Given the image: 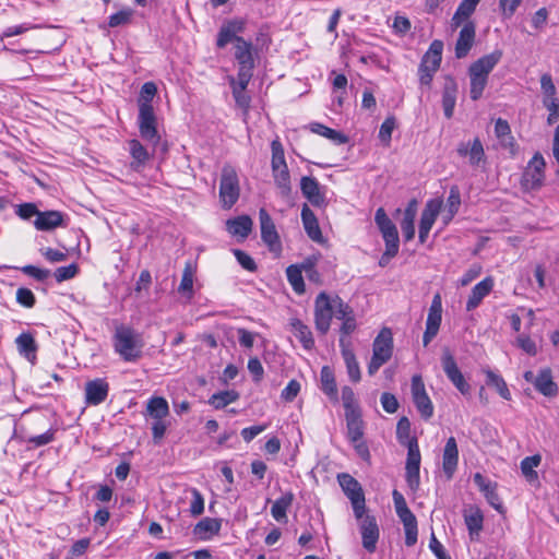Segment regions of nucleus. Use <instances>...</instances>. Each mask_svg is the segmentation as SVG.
Masks as SVG:
<instances>
[{
  "mask_svg": "<svg viewBox=\"0 0 559 559\" xmlns=\"http://www.w3.org/2000/svg\"><path fill=\"white\" fill-rule=\"evenodd\" d=\"M395 128V119L393 117H388L381 124L379 130V139L385 145L390 144L392 132Z\"/></svg>",
  "mask_w": 559,
  "mask_h": 559,
  "instance_id": "61",
  "label": "nucleus"
},
{
  "mask_svg": "<svg viewBox=\"0 0 559 559\" xmlns=\"http://www.w3.org/2000/svg\"><path fill=\"white\" fill-rule=\"evenodd\" d=\"M347 310V304L338 296L331 297L326 293H320L314 300V324L318 332L326 334L333 317L343 318Z\"/></svg>",
  "mask_w": 559,
  "mask_h": 559,
  "instance_id": "1",
  "label": "nucleus"
},
{
  "mask_svg": "<svg viewBox=\"0 0 559 559\" xmlns=\"http://www.w3.org/2000/svg\"><path fill=\"white\" fill-rule=\"evenodd\" d=\"M362 546L368 552H373L379 539V527L372 515H366L359 523Z\"/></svg>",
  "mask_w": 559,
  "mask_h": 559,
  "instance_id": "14",
  "label": "nucleus"
},
{
  "mask_svg": "<svg viewBox=\"0 0 559 559\" xmlns=\"http://www.w3.org/2000/svg\"><path fill=\"white\" fill-rule=\"evenodd\" d=\"M415 216H416V212L412 207V205H409L405 210L404 217L401 222V229H402L403 236L406 241H409L415 237V225H414Z\"/></svg>",
  "mask_w": 559,
  "mask_h": 559,
  "instance_id": "45",
  "label": "nucleus"
},
{
  "mask_svg": "<svg viewBox=\"0 0 559 559\" xmlns=\"http://www.w3.org/2000/svg\"><path fill=\"white\" fill-rule=\"evenodd\" d=\"M502 58L501 50L483 56L469 66L468 74L471 81V98L477 100L488 83V75Z\"/></svg>",
  "mask_w": 559,
  "mask_h": 559,
  "instance_id": "2",
  "label": "nucleus"
},
{
  "mask_svg": "<svg viewBox=\"0 0 559 559\" xmlns=\"http://www.w3.org/2000/svg\"><path fill=\"white\" fill-rule=\"evenodd\" d=\"M129 151L138 166L143 165L150 157L146 148L138 140L129 142Z\"/></svg>",
  "mask_w": 559,
  "mask_h": 559,
  "instance_id": "54",
  "label": "nucleus"
},
{
  "mask_svg": "<svg viewBox=\"0 0 559 559\" xmlns=\"http://www.w3.org/2000/svg\"><path fill=\"white\" fill-rule=\"evenodd\" d=\"M478 2H461L460 7L456 9L452 20L451 27L457 28L462 23H464L468 16L475 11L476 4Z\"/></svg>",
  "mask_w": 559,
  "mask_h": 559,
  "instance_id": "44",
  "label": "nucleus"
},
{
  "mask_svg": "<svg viewBox=\"0 0 559 559\" xmlns=\"http://www.w3.org/2000/svg\"><path fill=\"white\" fill-rule=\"evenodd\" d=\"M63 217L64 215L59 211H39L34 225L38 230H52L57 227L64 226Z\"/></svg>",
  "mask_w": 559,
  "mask_h": 559,
  "instance_id": "21",
  "label": "nucleus"
},
{
  "mask_svg": "<svg viewBox=\"0 0 559 559\" xmlns=\"http://www.w3.org/2000/svg\"><path fill=\"white\" fill-rule=\"evenodd\" d=\"M495 133L502 146L510 148L511 153L515 152V141L511 134V129L507 120L499 118L495 124Z\"/></svg>",
  "mask_w": 559,
  "mask_h": 559,
  "instance_id": "36",
  "label": "nucleus"
},
{
  "mask_svg": "<svg viewBox=\"0 0 559 559\" xmlns=\"http://www.w3.org/2000/svg\"><path fill=\"white\" fill-rule=\"evenodd\" d=\"M240 186L238 174L230 165H225L222 169L219 182V199L222 206L230 209L239 199Z\"/></svg>",
  "mask_w": 559,
  "mask_h": 559,
  "instance_id": "6",
  "label": "nucleus"
},
{
  "mask_svg": "<svg viewBox=\"0 0 559 559\" xmlns=\"http://www.w3.org/2000/svg\"><path fill=\"white\" fill-rule=\"evenodd\" d=\"M271 150H272V160H271L272 169L286 167L287 164H286V159H285L284 147L278 139H275L272 141Z\"/></svg>",
  "mask_w": 559,
  "mask_h": 559,
  "instance_id": "50",
  "label": "nucleus"
},
{
  "mask_svg": "<svg viewBox=\"0 0 559 559\" xmlns=\"http://www.w3.org/2000/svg\"><path fill=\"white\" fill-rule=\"evenodd\" d=\"M226 226L230 235L246 238L251 233L252 221L247 215L238 216L236 218L228 219Z\"/></svg>",
  "mask_w": 559,
  "mask_h": 559,
  "instance_id": "34",
  "label": "nucleus"
},
{
  "mask_svg": "<svg viewBox=\"0 0 559 559\" xmlns=\"http://www.w3.org/2000/svg\"><path fill=\"white\" fill-rule=\"evenodd\" d=\"M457 154L462 157H468L469 164L474 167L480 166L486 160L484 146L478 138L473 141L461 142L457 145Z\"/></svg>",
  "mask_w": 559,
  "mask_h": 559,
  "instance_id": "15",
  "label": "nucleus"
},
{
  "mask_svg": "<svg viewBox=\"0 0 559 559\" xmlns=\"http://www.w3.org/2000/svg\"><path fill=\"white\" fill-rule=\"evenodd\" d=\"M290 329L294 335L300 341L305 349H311L314 346V340L310 329L299 319L290 320Z\"/></svg>",
  "mask_w": 559,
  "mask_h": 559,
  "instance_id": "37",
  "label": "nucleus"
},
{
  "mask_svg": "<svg viewBox=\"0 0 559 559\" xmlns=\"http://www.w3.org/2000/svg\"><path fill=\"white\" fill-rule=\"evenodd\" d=\"M221 530V522L217 519L205 518L194 527L195 534L210 533L217 534Z\"/></svg>",
  "mask_w": 559,
  "mask_h": 559,
  "instance_id": "55",
  "label": "nucleus"
},
{
  "mask_svg": "<svg viewBox=\"0 0 559 559\" xmlns=\"http://www.w3.org/2000/svg\"><path fill=\"white\" fill-rule=\"evenodd\" d=\"M487 502L495 509L497 510L499 513H504V508H503V504L500 500V497L497 492V485H492L490 488H488L487 490L483 491Z\"/></svg>",
  "mask_w": 559,
  "mask_h": 559,
  "instance_id": "59",
  "label": "nucleus"
},
{
  "mask_svg": "<svg viewBox=\"0 0 559 559\" xmlns=\"http://www.w3.org/2000/svg\"><path fill=\"white\" fill-rule=\"evenodd\" d=\"M407 447V459L405 467H420V451L416 438L409 439L406 443Z\"/></svg>",
  "mask_w": 559,
  "mask_h": 559,
  "instance_id": "51",
  "label": "nucleus"
},
{
  "mask_svg": "<svg viewBox=\"0 0 559 559\" xmlns=\"http://www.w3.org/2000/svg\"><path fill=\"white\" fill-rule=\"evenodd\" d=\"M311 131L333 141L336 144H345L348 141L345 134L321 123H313L311 126Z\"/></svg>",
  "mask_w": 559,
  "mask_h": 559,
  "instance_id": "41",
  "label": "nucleus"
},
{
  "mask_svg": "<svg viewBox=\"0 0 559 559\" xmlns=\"http://www.w3.org/2000/svg\"><path fill=\"white\" fill-rule=\"evenodd\" d=\"M542 463V455L540 454H534L531 456H526L521 461V472L524 478L531 483H538V474L535 471L536 467H538Z\"/></svg>",
  "mask_w": 559,
  "mask_h": 559,
  "instance_id": "35",
  "label": "nucleus"
},
{
  "mask_svg": "<svg viewBox=\"0 0 559 559\" xmlns=\"http://www.w3.org/2000/svg\"><path fill=\"white\" fill-rule=\"evenodd\" d=\"M342 402H343V406L345 408V415L350 414V413L355 414V413L360 412L358 404L356 402V399H355V393L352 388L343 386Z\"/></svg>",
  "mask_w": 559,
  "mask_h": 559,
  "instance_id": "53",
  "label": "nucleus"
},
{
  "mask_svg": "<svg viewBox=\"0 0 559 559\" xmlns=\"http://www.w3.org/2000/svg\"><path fill=\"white\" fill-rule=\"evenodd\" d=\"M464 521L471 537L478 536L483 530L484 514L477 507H472L464 513Z\"/></svg>",
  "mask_w": 559,
  "mask_h": 559,
  "instance_id": "33",
  "label": "nucleus"
},
{
  "mask_svg": "<svg viewBox=\"0 0 559 559\" xmlns=\"http://www.w3.org/2000/svg\"><path fill=\"white\" fill-rule=\"evenodd\" d=\"M442 201L441 200H430L427 202L425 209L421 212L420 223H419V241L424 243L433 226L436 218L441 210Z\"/></svg>",
  "mask_w": 559,
  "mask_h": 559,
  "instance_id": "12",
  "label": "nucleus"
},
{
  "mask_svg": "<svg viewBox=\"0 0 559 559\" xmlns=\"http://www.w3.org/2000/svg\"><path fill=\"white\" fill-rule=\"evenodd\" d=\"M442 50L443 43L441 40H433L427 52L424 55L419 67H423L424 71H438L442 60Z\"/></svg>",
  "mask_w": 559,
  "mask_h": 559,
  "instance_id": "23",
  "label": "nucleus"
},
{
  "mask_svg": "<svg viewBox=\"0 0 559 559\" xmlns=\"http://www.w3.org/2000/svg\"><path fill=\"white\" fill-rule=\"evenodd\" d=\"M534 385L538 392L545 396H554L557 394L558 388L552 380L551 371L549 369L542 370L534 379Z\"/></svg>",
  "mask_w": 559,
  "mask_h": 559,
  "instance_id": "32",
  "label": "nucleus"
},
{
  "mask_svg": "<svg viewBox=\"0 0 559 559\" xmlns=\"http://www.w3.org/2000/svg\"><path fill=\"white\" fill-rule=\"evenodd\" d=\"M393 353V337L389 328H383L372 344V357L368 365V373L373 376L391 359Z\"/></svg>",
  "mask_w": 559,
  "mask_h": 559,
  "instance_id": "5",
  "label": "nucleus"
},
{
  "mask_svg": "<svg viewBox=\"0 0 559 559\" xmlns=\"http://www.w3.org/2000/svg\"><path fill=\"white\" fill-rule=\"evenodd\" d=\"M78 271H79L78 265L75 263H72L67 266L58 267L55 271L53 275H55L56 281L58 283H61L63 281L73 278L76 275Z\"/></svg>",
  "mask_w": 559,
  "mask_h": 559,
  "instance_id": "62",
  "label": "nucleus"
},
{
  "mask_svg": "<svg viewBox=\"0 0 559 559\" xmlns=\"http://www.w3.org/2000/svg\"><path fill=\"white\" fill-rule=\"evenodd\" d=\"M346 425H347V436L352 442H358L361 440L364 430H362V420L361 414L359 413H350L346 414Z\"/></svg>",
  "mask_w": 559,
  "mask_h": 559,
  "instance_id": "38",
  "label": "nucleus"
},
{
  "mask_svg": "<svg viewBox=\"0 0 559 559\" xmlns=\"http://www.w3.org/2000/svg\"><path fill=\"white\" fill-rule=\"evenodd\" d=\"M134 11L130 8H123L111 14L108 20L109 27L124 26L131 23Z\"/></svg>",
  "mask_w": 559,
  "mask_h": 559,
  "instance_id": "47",
  "label": "nucleus"
},
{
  "mask_svg": "<svg viewBox=\"0 0 559 559\" xmlns=\"http://www.w3.org/2000/svg\"><path fill=\"white\" fill-rule=\"evenodd\" d=\"M246 21L242 19H231L225 21L217 34L216 46L218 48H224L227 44L234 41L237 44V38H241L238 34L242 33L245 29Z\"/></svg>",
  "mask_w": 559,
  "mask_h": 559,
  "instance_id": "11",
  "label": "nucleus"
},
{
  "mask_svg": "<svg viewBox=\"0 0 559 559\" xmlns=\"http://www.w3.org/2000/svg\"><path fill=\"white\" fill-rule=\"evenodd\" d=\"M441 364H442L443 371L447 374L449 380L453 379L454 377H456L461 373V370L459 369L457 364L449 349L443 350L442 357H441Z\"/></svg>",
  "mask_w": 559,
  "mask_h": 559,
  "instance_id": "49",
  "label": "nucleus"
},
{
  "mask_svg": "<svg viewBox=\"0 0 559 559\" xmlns=\"http://www.w3.org/2000/svg\"><path fill=\"white\" fill-rule=\"evenodd\" d=\"M321 390L329 399L336 403L338 401L337 386L333 370L329 366H323L320 372Z\"/></svg>",
  "mask_w": 559,
  "mask_h": 559,
  "instance_id": "29",
  "label": "nucleus"
},
{
  "mask_svg": "<svg viewBox=\"0 0 559 559\" xmlns=\"http://www.w3.org/2000/svg\"><path fill=\"white\" fill-rule=\"evenodd\" d=\"M374 222L382 235L385 248L397 249L400 248L399 233L395 224L386 215L384 209L379 207L376 211Z\"/></svg>",
  "mask_w": 559,
  "mask_h": 559,
  "instance_id": "9",
  "label": "nucleus"
},
{
  "mask_svg": "<svg viewBox=\"0 0 559 559\" xmlns=\"http://www.w3.org/2000/svg\"><path fill=\"white\" fill-rule=\"evenodd\" d=\"M139 130L143 140L156 145L160 136L158 135L156 128V117L153 107L145 106L139 109Z\"/></svg>",
  "mask_w": 559,
  "mask_h": 559,
  "instance_id": "8",
  "label": "nucleus"
},
{
  "mask_svg": "<svg viewBox=\"0 0 559 559\" xmlns=\"http://www.w3.org/2000/svg\"><path fill=\"white\" fill-rule=\"evenodd\" d=\"M340 347L350 381L359 382L361 378L360 368L356 359V356L353 349L350 348L349 341L345 340L344 337H341Z\"/></svg>",
  "mask_w": 559,
  "mask_h": 559,
  "instance_id": "20",
  "label": "nucleus"
},
{
  "mask_svg": "<svg viewBox=\"0 0 559 559\" xmlns=\"http://www.w3.org/2000/svg\"><path fill=\"white\" fill-rule=\"evenodd\" d=\"M109 385L104 379H94L85 384V401L88 405H99L108 396Z\"/></svg>",
  "mask_w": 559,
  "mask_h": 559,
  "instance_id": "17",
  "label": "nucleus"
},
{
  "mask_svg": "<svg viewBox=\"0 0 559 559\" xmlns=\"http://www.w3.org/2000/svg\"><path fill=\"white\" fill-rule=\"evenodd\" d=\"M457 85L452 78L445 80L442 94V107L444 116L450 119L453 116L456 103Z\"/></svg>",
  "mask_w": 559,
  "mask_h": 559,
  "instance_id": "26",
  "label": "nucleus"
},
{
  "mask_svg": "<svg viewBox=\"0 0 559 559\" xmlns=\"http://www.w3.org/2000/svg\"><path fill=\"white\" fill-rule=\"evenodd\" d=\"M485 373L487 377V381H486L487 384L495 386L497 392L499 393V395L502 399L510 401L511 393H510V390L508 389V385H507L506 381L503 380V378L501 376L497 374L496 372H493L492 370H486Z\"/></svg>",
  "mask_w": 559,
  "mask_h": 559,
  "instance_id": "42",
  "label": "nucleus"
},
{
  "mask_svg": "<svg viewBox=\"0 0 559 559\" xmlns=\"http://www.w3.org/2000/svg\"><path fill=\"white\" fill-rule=\"evenodd\" d=\"M16 301L26 308H32L36 299L31 289L21 287L16 290Z\"/></svg>",
  "mask_w": 559,
  "mask_h": 559,
  "instance_id": "64",
  "label": "nucleus"
},
{
  "mask_svg": "<svg viewBox=\"0 0 559 559\" xmlns=\"http://www.w3.org/2000/svg\"><path fill=\"white\" fill-rule=\"evenodd\" d=\"M238 397L239 394L236 391L227 390L213 394L210 397L209 403L216 409H221L237 401Z\"/></svg>",
  "mask_w": 559,
  "mask_h": 559,
  "instance_id": "43",
  "label": "nucleus"
},
{
  "mask_svg": "<svg viewBox=\"0 0 559 559\" xmlns=\"http://www.w3.org/2000/svg\"><path fill=\"white\" fill-rule=\"evenodd\" d=\"M169 415V405L166 399L153 396L146 403L144 416L153 420L152 435L155 443H158L165 436L169 423L166 418Z\"/></svg>",
  "mask_w": 559,
  "mask_h": 559,
  "instance_id": "4",
  "label": "nucleus"
},
{
  "mask_svg": "<svg viewBox=\"0 0 559 559\" xmlns=\"http://www.w3.org/2000/svg\"><path fill=\"white\" fill-rule=\"evenodd\" d=\"M442 319V301L440 294H436L432 298L424 332L423 342L427 346L438 334Z\"/></svg>",
  "mask_w": 559,
  "mask_h": 559,
  "instance_id": "10",
  "label": "nucleus"
},
{
  "mask_svg": "<svg viewBox=\"0 0 559 559\" xmlns=\"http://www.w3.org/2000/svg\"><path fill=\"white\" fill-rule=\"evenodd\" d=\"M190 492L192 495V500L189 511L193 516H198L204 511V498L197 488H191Z\"/></svg>",
  "mask_w": 559,
  "mask_h": 559,
  "instance_id": "58",
  "label": "nucleus"
},
{
  "mask_svg": "<svg viewBox=\"0 0 559 559\" xmlns=\"http://www.w3.org/2000/svg\"><path fill=\"white\" fill-rule=\"evenodd\" d=\"M114 347L126 361H135L141 357L142 340L132 328L120 324L115 330Z\"/></svg>",
  "mask_w": 559,
  "mask_h": 559,
  "instance_id": "3",
  "label": "nucleus"
},
{
  "mask_svg": "<svg viewBox=\"0 0 559 559\" xmlns=\"http://www.w3.org/2000/svg\"><path fill=\"white\" fill-rule=\"evenodd\" d=\"M475 41V25L472 22H465L460 31L455 44V56L461 59L467 56Z\"/></svg>",
  "mask_w": 559,
  "mask_h": 559,
  "instance_id": "19",
  "label": "nucleus"
},
{
  "mask_svg": "<svg viewBox=\"0 0 559 559\" xmlns=\"http://www.w3.org/2000/svg\"><path fill=\"white\" fill-rule=\"evenodd\" d=\"M273 178L276 187L280 189L282 197H288L292 191L290 176L288 167L272 169Z\"/></svg>",
  "mask_w": 559,
  "mask_h": 559,
  "instance_id": "40",
  "label": "nucleus"
},
{
  "mask_svg": "<svg viewBox=\"0 0 559 559\" xmlns=\"http://www.w3.org/2000/svg\"><path fill=\"white\" fill-rule=\"evenodd\" d=\"M461 205V194L457 186H452L449 191V197L447 200V206L449 210V218H453L457 213L459 207Z\"/></svg>",
  "mask_w": 559,
  "mask_h": 559,
  "instance_id": "56",
  "label": "nucleus"
},
{
  "mask_svg": "<svg viewBox=\"0 0 559 559\" xmlns=\"http://www.w3.org/2000/svg\"><path fill=\"white\" fill-rule=\"evenodd\" d=\"M252 75L253 69L238 68L237 79L230 76L229 84L231 88L246 91Z\"/></svg>",
  "mask_w": 559,
  "mask_h": 559,
  "instance_id": "48",
  "label": "nucleus"
},
{
  "mask_svg": "<svg viewBox=\"0 0 559 559\" xmlns=\"http://www.w3.org/2000/svg\"><path fill=\"white\" fill-rule=\"evenodd\" d=\"M337 320L343 321L342 326H341V333L343 335H349L350 333H353L355 331L356 320L354 317L353 309L350 308V306L348 304H347V310H346L345 316L343 318H337Z\"/></svg>",
  "mask_w": 559,
  "mask_h": 559,
  "instance_id": "60",
  "label": "nucleus"
},
{
  "mask_svg": "<svg viewBox=\"0 0 559 559\" xmlns=\"http://www.w3.org/2000/svg\"><path fill=\"white\" fill-rule=\"evenodd\" d=\"M493 288V280L491 277H486L476 284L466 302V310L472 311L477 308L483 299L490 294Z\"/></svg>",
  "mask_w": 559,
  "mask_h": 559,
  "instance_id": "22",
  "label": "nucleus"
},
{
  "mask_svg": "<svg viewBox=\"0 0 559 559\" xmlns=\"http://www.w3.org/2000/svg\"><path fill=\"white\" fill-rule=\"evenodd\" d=\"M396 437L399 441L406 445V443L409 441V439H413L414 437H411V423L407 417H401L396 425Z\"/></svg>",
  "mask_w": 559,
  "mask_h": 559,
  "instance_id": "57",
  "label": "nucleus"
},
{
  "mask_svg": "<svg viewBox=\"0 0 559 559\" xmlns=\"http://www.w3.org/2000/svg\"><path fill=\"white\" fill-rule=\"evenodd\" d=\"M259 219L262 240L267 245L270 250H280L281 241L277 230L275 228L272 217L270 216L265 209H260Z\"/></svg>",
  "mask_w": 559,
  "mask_h": 559,
  "instance_id": "13",
  "label": "nucleus"
},
{
  "mask_svg": "<svg viewBox=\"0 0 559 559\" xmlns=\"http://www.w3.org/2000/svg\"><path fill=\"white\" fill-rule=\"evenodd\" d=\"M459 449L454 437H450L442 453V471L447 479H451L457 468Z\"/></svg>",
  "mask_w": 559,
  "mask_h": 559,
  "instance_id": "16",
  "label": "nucleus"
},
{
  "mask_svg": "<svg viewBox=\"0 0 559 559\" xmlns=\"http://www.w3.org/2000/svg\"><path fill=\"white\" fill-rule=\"evenodd\" d=\"M235 58L239 68L254 69L251 41L243 38H237V44L235 45Z\"/></svg>",
  "mask_w": 559,
  "mask_h": 559,
  "instance_id": "25",
  "label": "nucleus"
},
{
  "mask_svg": "<svg viewBox=\"0 0 559 559\" xmlns=\"http://www.w3.org/2000/svg\"><path fill=\"white\" fill-rule=\"evenodd\" d=\"M286 275L289 284L297 294L305 293L302 271L298 265H289L286 270Z\"/></svg>",
  "mask_w": 559,
  "mask_h": 559,
  "instance_id": "46",
  "label": "nucleus"
},
{
  "mask_svg": "<svg viewBox=\"0 0 559 559\" xmlns=\"http://www.w3.org/2000/svg\"><path fill=\"white\" fill-rule=\"evenodd\" d=\"M412 396L413 402L424 419H429L433 415V405L428 396L425 383L419 374L412 378Z\"/></svg>",
  "mask_w": 559,
  "mask_h": 559,
  "instance_id": "7",
  "label": "nucleus"
},
{
  "mask_svg": "<svg viewBox=\"0 0 559 559\" xmlns=\"http://www.w3.org/2000/svg\"><path fill=\"white\" fill-rule=\"evenodd\" d=\"M396 514L404 526L406 546H408V547L414 546L417 542V533H418L416 516L409 510V508L402 512H397Z\"/></svg>",
  "mask_w": 559,
  "mask_h": 559,
  "instance_id": "24",
  "label": "nucleus"
},
{
  "mask_svg": "<svg viewBox=\"0 0 559 559\" xmlns=\"http://www.w3.org/2000/svg\"><path fill=\"white\" fill-rule=\"evenodd\" d=\"M340 486L349 500L365 497L360 484L349 474L343 473L337 476Z\"/></svg>",
  "mask_w": 559,
  "mask_h": 559,
  "instance_id": "30",
  "label": "nucleus"
},
{
  "mask_svg": "<svg viewBox=\"0 0 559 559\" xmlns=\"http://www.w3.org/2000/svg\"><path fill=\"white\" fill-rule=\"evenodd\" d=\"M301 219L305 230L313 241H322V233L318 224V219L313 212L305 204L301 210Z\"/></svg>",
  "mask_w": 559,
  "mask_h": 559,
  "instance_id": "28",
  "label": "nucleus"
},
{
  "mask_svg": "<svg viewBox=\"0 0 559 559\" xmlns=\"http://www.w3.org/2000/svg\"><path fill=\"white\" fill-rule=\"evenodd\" d=\"M157 93V87L153 82H146L142 85L139 98V109L147 107H153L152 100Z\"/></svg>",
  "mask_w": 559,
  "mask_h": 559,
  "instance_id": "52",
  "label": "nucleus"
},
{
  "mask_svg": "<svg viewBox=\"0 0 559 559\" xmlns=\"http://www.w3.org/2000/svg\"><path fill=\"white\" fill-rule=\"evenodd\" d=\"M294 501V493L287 491L276 499L271 508V514L277 522H286L287 511Z\"/></svg>",
  "mask_w": 559,
  "mask_h": 559,
  "instance_id": "31",
  "label": "nucleus"
},
{
  "mask_svg": "<svg viewBox=\"0 0 559 559\" xmlns=\"http://www.w3.org/2000/svg\"><path fill=\"white\" fill-rule=\"evenodd\" d=\"M544 106L549 111L548 124H554L559 119V100L557 98H544Z\"/></svg>",
  "mask_w": 559,
  "mask_h": 559,
  "instance_id": "63",
  "label": "nucleus"
},
{
  "mask_svg": "<svg viewBox=\"0 0 559 559\" xmlns=\"http://www.w3.org/2000/svg\"><path fill=\"white\" fill-rule=\"evenodd\" d=\"M15 344L19 353L25 357L28 361L34 362L36 359L37 344L34 336L28 332L21 333Z\"/></svg>",
  "mask_w": 559,
  "mask_h": 559,
  "instance_id": "27",
  "label": "nucleus"
},
{
  "mask_svg": "<svg viewBox=\"0 0 559 559\" xmlns=\"http://www.w3.org/2000/svg\"><path fill=\"white\" fill-rule=\"evenodd\" d=\"M300 190L302 195L313 205L323 206L325 199L320 190L318 180L313 177L305 176L300 180Z\"/></svg>",
  "mask_w": 559,
  "mask_h": 559,
  "instance_id": "18",
  "label": "nucleus"
},
{
  "mask_svg": "<svg viewBox=\"0 0 559 559\" xmlns=\"http://www.w3.org/2000/svg\"><path fill=\"white\" fill-rule=\"evenodd\" d=\"M194 269L191 263H187L182 271L181 282L178 287V293L191 299L193 296V282H194Z\"/></svg>",
  "mask_w": 559,
  "mask_h": 559,
  "instance_id": "39",
  "label": "nucleus"
}]
</instances>
